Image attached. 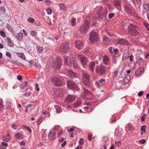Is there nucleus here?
<instances>
[{
	"instance_id": "f257e3e1",
	"label": "nucleus",
	"mask_w": 149,
	"mask_h": 149,
	"mask_svg": "<svg viewBox=\"0 0 149 149\" xmlns=\"http://www.w3.org/2000/svg\"><path fill=\"white\" fill-rule=\"evenodd\" d=\"M129 33L132 36H136L138 35L141 29L137 25L130 24L128 27Z\"/></svg>"
},
{
	"instance_id": "f03ea898",
	"label": "nucleus",
	"mask_w": 149,
	"mask_h": 149,
	"mask_svg": "<svg viewBox=\"0 0 149 149\" xmlns=\"http://www.w3.org/2000/svg\"><path fill=\"white\" fill-rule=\"evenodd\" d=\"M90 23L88 21H86L79 27V30L80 33L85 34L87 33L90 28Z\"/></svg>"
},
{
	"instance_id": "7ed1b4c3",
	"label": "nucleus",
	"mask_w": 149,
	"mask_h": 149,
	"mask_svg": "<svg viewBox=\"0 0 149 149\" xmlns=\"http://www.w3.org/2000/svg\"><path fill=\"white\" fill-rule=\"evenodd\" d=\"M62 77L60 75H57L52 77L51 81L55 86H61L63 84Z\"/></svg>"
},
{
	"instance_id": "20e7f679",
	"label": "nucleus",
	"mask_w": 149,
	"mask_h": 149,
	"mask_svg": "<svg viewBox=\"0 0 149 149\" xmlns=\"http://www.w3.org/2000/svg\"><path fill=\"white\" fill-rule=\"evenodd\" d=\"M52 62L53 64L52 66L58 69L61 68L63 63L61 58L59 57L52 60Z\"/></svg>"
},
{
	"instance_id": "39448f33",
	"label": "nucleus",
	"mask_w": 149,
	"mask_h": 149,
	"mask_svg": "<svg viewBox=\"0 0 149 149\" xmlns=\"http://www.w3.org/2000/svg\"><path fill=\"white\" fill-rule=\"evenodd\" d=\"M89 39L92 43L97 42L98 39V35L95 31H91L89 34Z\"/></svg>"
},
{
	"instance_id": "423d86ee",
	"label": "nucleus",
	"mask_w": 149,
	"mask_h": 149,
	"mask_svg": "<svg viewBox=\"0 0 149 149\" xmlns=\"http://www.w3.org/2000/svg\"><path fill=\"white\" fill-rule=\"evenodd\" d=\"M60 49L61 52L65 53H68L70 50L68 44L66 42L62 43L60 46Z\"/></svg>"
},
{
	"instance_id": "0eeeda50",
	"label": "nucleus",
	"mask_w": 149,
	"mask_h": 149,
	"mask_svg": "<svg viewBox=\"0 0 149 149\" xmlns=\"http://www.w3.org/2000/svg\"><path fill=\"white\" fill-rule=\"evenodd\" d=\"M82 79L84 84L87 86H89L90 80L89 75L86 72H83V73Z\"/></svg>"
},
{
	"instance_id": "6e6552de",
	"label": "nucleus",
	"mask_w": 149,
	"mask_h": 149,
	"mask_svg": "<svg viewBox=\"0 0 149 149\" xmlns=\"http://www.w3.org/2000/svg\"><path fill=\"white\" fill-rule=\"evenodd\" d=\"M68 87L71 89H75L77 91L79 90V88H78L76 84L73 81L70 80H68L67 81Z\"/></svg>"
},
{
	"instance_id": "1a4fd4ad",
	"label": "nucleus",
	"mask_w": 149,
	"mask_h": 149,
	"mask_svg": "<svg viewBox=\"0 0 149 149\" xmlns=\"http://www.w3.org/2000/svg\"><path fill=\"white\" fill-rule=\"evenodd\" d=\"M78 58L83 67H85V65L88 61L87 58L83 56L79 55L78 56Z\"/></svg>"
},
{
	"instance_id": "9d476101",
	"label": "nucleus",
	"mask_w": 149,
	"mask_h": 149,
	"mask_svg": "<svg viewBox=\"0 0 149 149\" xmlns=\"http://www.w3.org/2000/svg\"><path fill=\"white\" fill-rule=\"evenodd\" d=\"M106 70V68L105 67L102 65H100L97 67L96 72L99 74L101 75L105 72Z\"/></svg>"
},
{
	"instance_id": "9b49d317",
	"label": "nucleus",
	"mask_w": 149,
	"mask_h": 149,
	"mask_svg": "<svg viewBox=\"0 0 149 149\" xmlns=\"http://www.w3.org/2000/svg\"><path fill=\"white\" fill-rule=\"evenodd\" d=\"M54 91L57 97H61L63 96L64 92L62 89H55Z\"/></svg>"
},
{
	"instance_id": "f8f14e48",
	"label": "nucleus",
	"mask_w": 149,
	"mask_h": 149,
	"mask_svg": "<svg viewBox=\"0 0 149 149\" xmlns=\"http://www.w3.org/2000/svg\"><path fill=\"white\" fill-rule=\"evenodd\" d=\"M116 43L118 45H127L129 44L128 41L122 38L118 39Z\"/></svg>"
},
{
	"instance_id": "ddd939ff",
	"label": "nucleus",
	"mask_w": 149,
	"mask_h": 149,
	"mask_svg": "<svg viewBox=\"0 0 149 149\" xmlns=\"http://www.w3.org/2000/svg\"><path fill=\"white\" fill-rule=\"evenodd\" d=\"M75 99V97L73 95H68L65 99V101L66 102H73Z\"/></svg>"
},
{
	"instance_id": "4468645a",
	"label": "nucleus",
	"mask_w": 149,
	"mask_h": 149,
	"mask_svg": "<svg viewBox=\"0 0 149 149\" xmlns=\"http://www.w3.org/2000/svg\"><path fill=\"white\" fill-rule=\"evenodd\" d=\"M67 74L69 78H73L77 77L76 73L70 70H68L67 72Z\"/></svg>"
},
{
	"instance_id": "2eb2a0df",
	"label": "nucleus",
	"mask_w": 149,
	"mask_h": 149,
	"mask_svg": "<svg viewBox=\"0 0 149 149\" xmlns=\"http://www.w3.org/2000/svg\"><path fill=\"white\" fill-rule=\"evenodd\" d=\"M105 80L104 79H101L100 80L95 82V85L97 88L101 87L103 86L105 83Z\"/></svg>"
},
{
	"instance_id": "dca6fc26",
	"label": "nucleus",
	"mask_w": 149,
	"mask_h": 149,
	"mask_svg": "<svg viewBox=\"0 0 149 149\" xmlns=\"http://www.w3.org/2000/svg\"><path fill=\"white\" fill-rule=\"evenodd\" d=\"M75 47L81 50L84 47V44L81 41H76L75 43Z\"/></svg>"
},
{
	"instance_id": "f3484780",
	"label": "nucleus",
	"mask_w": 149,
	"mask_h": 149,
	"mask_svg": "<svg viewBox=\"0 0 149 149\" xmlns=\"http://www.w3.org/2000/svg\"><path fill=\"white\" fill-rule=\"evenodd\" d=\"M149 10V6L148 3H146L143 5V15L146 14Z\"/></svg>"
},
{
	"instance_id": "a211bd4d",
	"label": "nucleus",
	"mask_w": 149,
	"mask_h": 149,
	"mask_svg": "<svg viewBox=\"0 0 149 149\" xmlns=\"http://www.w3.org/2000/svg\"><path fill=\"white\" fill-rule=\"evenodd\" d=\"M143 68L142 67L139 68L135 72V75L137 77H139L143 72Z\"/></svg>"
},
{
	"instance_id": "6ab92c4d",
	"label": "nucleus",
	"mask_w": 149,
	"mask_h": 149,
	"mask_svg": "<svg viewBox=\"0 0 149 149\" xmlns=\"http://www.w3.org/2000/svg\"><path fill=\"white\" fill-rule=\"evenodd\" d=\"M64 62L66 65H71L72 62L69 56H66L64 57Z\"/></svg>"
},
{
	"instance_id": "aec40b11",
	"label": "nucleus",
	"mask_w": 149,
	"mask_h": 149,
	"mask_svg": "<svg viewBox=\"0 0 149 149\" xmlns=\"http://www.w3.org/2000/svg\"><path fill=\"white\" fill-rule=\"evenodd\" d=\"M124 10L129 15H131L132 11V10L127 5L124 6Z\"/></svg>"
},
{
	"instance_id": "412c9836",
	"label": "nucleus",
	"mask_w": 149,
	"mask_h": 149,
	"mask_svg": "<svg viewBox=\"0 0 149 149\" xmlns=\"http://www.w3.org/2000/svg\"><path fill=\"white\" fill-rule=\"evenodd\" d=\"M109 51L111 54H117L118 52V49H114L112 47H110L109 48Z\"/></svg>"
},
{
	"instance_id": "4be33fe9",
	"label": "nucleus",
	"mask_w": 149,
	"mask_h": 149,
	"mask_svg": "<svg viewBox=\"0 0 149 149\" xmlns=\"http://www.w3.org/2000/svg\"><path fill=\"white\" fill-rule=\"evenodd\" d=\"M83 88L84 90L83 91V95L85 96H83L84 98H87L86 96H89L91 94V92L88 90L86 89L85 88L83 87Z\"/></svg>"
},
{
	"instance_id": "5701e85b",
	"label": "nucleus",
	"mask_w": 149,
	"mask_h": 149,
	"mask_svg": "<svg viewBox=\"0 0 149 149\" xmlns=\"http://www.w3.org/2000/svg\"><path fill=\"white\" fill-rule=\"evenodd\" d=\"M56 137V134L54 132H50L48 135V137L50 140H53Z\"/></svg>"
},
{
	"instance_id": "b1692460",
	"label": "nucleus",
	"mask_w": 149,
	"mask_h": 149,
	"mask_svg": "<svg viewBox=\"0 0 149 149\" xmlns=\"http://www.w3.org/2000/svg\"><path fill=\"white\" fill-rule=\"evenodd\" d=\"M130 76L128 74H126L124 78V81L125 84H127L130 80Z\"/></svg>"
},
{
	"instance_id": "393cba45",
	"label": "nucleus",
	"mask_w": 149,
	"mask_h": 149,
	"mask_svg": "<svg viewBox=\"0 0 149 149\" xmlns=\"http://www.w3.org/2000/svg\"><path fill=\"white\" fill-rule=\"evenodd\" d=\"M103 62L106 65L109 64V57L107 55H104L103 58Z\"/></svg>"
},
{
	"instance_id": "a878e982",
	"label": "nucleus",
	"mask_w": 149,
	"mask_h": 149,
	"mask_svg": "<svg viewBox=\"0 0 149 149\" xmlns=\"http://www.w3.org/2000/svg\"><path fill=\"white\" fill-rule=\"evenodd\" d=\"M10 136L9 134L8 133L7 135L3 137V141L6 142H8L10 140Z\"/></svg>"
},
{
	"instance_id": "bb28decb",
	"label": "nucleus",
	"mask_w": 149,
	"mask_h": 149,
	"mask_svg": "<svg viewBox=\"0 0 149 149\" xmlns=\"http://www.w3.org/2000/svg\"><path fill=\"white\" fill-rule=\"evenodd\" d=\"M17 41H21L22 40L23 38V34L22 33H19L16 36Z\"/></svg>"
},
{
	"instance_id": "cd10ccee",
	"label": "nucleus",
	"mask_w": 149,
	"mask_h": 149,
	"mask_svg": "<svg viewBox=\"0 0 149 149\" xmlns=\"http://www.w3.org/2000/svg\"><path fill=\"white\" fill-rule=\"evenodd\" d=\"M95 66V63L94 62H92L90 63L88 65L89 69L90 70L92 71H93Z\"/></svg>"
},
{
	"instance_id": "c85d7f7f",
	"label": "nucleus",
	"mask_w": 149,
	"mask_h": 149,
	"mask_svg": "<svg viewBox=\"0 0 149 149\" xmlns=\"http://www.w3.org/2000/svg\"><path fill=\"white\" fill-rule=\"evenodd\" d=\"M7 45L10 47H13V43L12 42L11 39L10 38H7Z\"/></svg>"
},
{
	"instance_id": "c756f323",
	"label": "nucleus",
	"mask_w": 149,
	"mask_h": 149,
	"mask_svg": "<svg viewBox=\"0 0 149 149\" xmlns=\"http://www.w3.org/2000/svg\"><path fill=\"white\" fill-rule=\"evenodd\" d=\"M113 4L115 6H119L121 5V2L120 0H114Z\"/></svg>"
},
{
	"instance_id": "7c9ffc66",
	"label": "nucleus",
	"mask_w": 149,
	"mask_h": 149,
	"mask_svg": "<svg viewBox=\"0 0 149 149\" xmlns=\"http://www.w3.org/2000/svg\"><path fill=\"white\" fill-rule=\"evenodd\" d=\"M103 43L106 45L108 44L110 41L109 39L106 36H104L103 37Z\"/></svg>"
},
{
	"instance_id": "2f4dec72",
	"label": "nucleus",
	"mask_w": 149,
	"mask_h": 149,
	"mask_svg": "<svg viewBox=\"0 0 149 149\" xmlns=\"http://www.w3.org/2000/svg\"><path fill=\"white\" fill-rule=\"evenodd\" d=\"M15 136L18 139L24 138L23 135L19 133H16L15 134Z\"/></svg>"
},
{
	"instance_id": "473e14b6",
	"label": "nucleus",
	"mask_w": 149,
	"mask_h": 149,
	"mask_svg": "<svg viewBox=\"0 0 149 149\" xmlns=\"http://www.w3.org/2000/svg\"><path fill=\"white\" fill-rule=\"evenodd\" d=\"M29 32L33 36L36 37L37 36V32L35 30H31L29 31Z\"/></svg>"
},
{
	"instance_id": "72a5a7b5",
	"label": "nucleus",
	"mask_w": 149,
	"mask_h": 149,
	"mask_svg": "<svg viewBox=\"0 0 149 149\" xmlns=\"http://www.w3.org/2000/svg\"><path fill=\"white\" fill-rule=\"evenodd\" d=\"M71 23L72 26H75L76 24V19L74 17L72 18L71 19Z\"/></svg>"
},
{
	"instance_id": "f704fd0d",
	"label": "nucleus",
	"mask_w": 149,
	"mask_h": 149,
	"mask_svg": "<svg viewBox=\"0 0 149 149\" xmlns=\"http://www.w3.org/2000/svg\"><path fill=\"white\" fill-rule=\"evenodd\" d=\"M59 6L61 10H66L67 9V8L65 6L64 4L63 3H60L59 4Z\"/></svg>"
},
{
	"instance_id": "c9c22d12",
	"label": "nucleus",
	"mask_w": 149,
	"mask_h": 149,
	"mask_svg": "<svg viewBox=\"0 0 149 149\" xmlns=\"http://www.w3.org/2000/svg\"><path fill=\"white\" fill-rule=\"evenodd\" d=\"M32 95V93L30 91H27L24 94V95L25 97H27L29 98L31 97Z\"/></svg>"
},
{
	"instance_id": "e433bc0d",
	"label": "nucleus",
	"mask_w": 149,
	"mask_h": 149,
	"mask_svg": "<svg viewBox=\"0 0 149 149\" xmlns=\"http://www.w3.org/2000/svg\"><path fill=\"white\" fill-rule=\"evenodd\" d=\"M129 57L128 54L126 53H124L123 54L122 60H125L127 58H128Z\"/></svg>"
},
{
	"instance_id": "4c0bfd02",
	"label": "nucleus",
	"mask_w": 149,
	"mask_h": 149,
	"mask_svg": "<svg viewBox=\"0 0 149 149\" xmlns=\"http://www.w3.org/2000/svg\"><path fill=\"white\" fill-rule=\"evenodd\" d=\"M146 126L145 125H143L141 126V131L144 133H146Z\"/></svg>"
},
{
	"instance_id": "58836bf2",
	"label": "nucleus",
	"mask_w": 149,
	"mask_h": 149,
	"mask_svg": "<svg viewBox=\"0 0 149 149\" xmlns=\"http://www.w3.org/2000/svg\"><path fill=\"white\" fill-rule=\"evenodd\" d=\"M19 56L24 60L25 59V57L24 53H20L18 54Z\"/></svg>"
},
{
	"instance_id": "ea45409f",
	"label": "nucleus",
	"mask_w": 149,
	"mask_h": 149,
	"mask_svg": "<svg viewBox=\"0 0 149 149\" xmlns=\"http://www.w3.org/2000/svg\"><path fill=\"white\" fill-rule=\"evenodd\" d=\"M44 49L42 47H38L37 49V51L38 52L40 53H42L43 52Z\"/></svg>"
},
{
	"instance_id": "a19ab883",
	"label": "nucleus",
	"mask_w": 149,
	"mask_h": 149,
	"mask_svg": "<svg viewBox=\"0 0 149 149\" xmlns=\"http://www.w3.org/2000/svg\"><path fill=\"white\" fill-rule=\"evenodd\" d=\"M27 82L25 81L23 83L22 86H21V88L22 89L24 88L26 86H27Z\"/></svg>"
},
{
	"instance_id": "79ce46f5",
	"label": "nucleus",
	"mask_w": 149,
	"mask_h": 149,
	"mask_svg": "<svg viewBox=\"0 0 149 149\" xmlns=\"http://www.w3.org/2000/svg\"><path fill=\"white\" fill-rule=\"evenodd\" d=\"M88 138L89 141H91V140L93 136L92 134L91 133H89L88 135Z\"/></svg>"
},
{
	"instance_id": "37998d69",
	"label": "nucleus",
	"mask_w": 149,
	"mask_h": 149,
	"mask_svg": "<svg viewBox=\"0 0 149 149\" xmlns=\"http://www.w3.org/2000/svg\"><path fill=\"white\" fill-rule=\"evenodd\" d=\"M0 10L1 12H3V13H5L6 10L4 6H1L0 7Z\"/></svg>"
},
{
	"instance_id": "c03bdc74",
	"label": "nucleus",
	"mask_w": 149,
	"mask_h": 149,
	"mask_svg": "<svg viewBox=\"0 0 149 149\" xmlns=\"http://www.w3.org/2000/svg\"><path fill=\"white\" fill-rule=\"evenodd\" d=\"M73 65L74 67L76 68H79V66L78 65L77 63L75 61L73 63Z\"/></svg>"
},
{
	"instance_id": "a18cd8bd",
	"label": "nucleus",
	"mask_w": 149,
	"mask_h": 149,
	"mask_svg": "<svg viewBox=\"0 0 149 149\" xmlns=\"http://www.w3.org/2000/svg\"><path fill=\"white\" fill-rule=\"evenodd\" d=\"M146 114L144 113L143 114L142 116L141 117V120L142 122L144 121L145 120V118L146 116Z\"/></svg>"
},
{
	"instance_id": "49530a36",
	"label": "nucleus",
	"mask_w": 149,
	"mask_h": 149,
	"mask_svg": "<svg viewBox=\"0 0 149 149\" xmlns=\"http://www.w3.org/2000/svg\"><path fill=\"white\" fill-rule=\"evenodd\" d=\"M84 140L83 138L81 139L79 141V144L80 145L84 144Z\"/></svg>"
},
{
	"instance_id": "de8ad7c7",
	"label": "nucleus",
	"mask_w": 149,
	"mask_h": 149,
	"mask_svg": "<svg viewBox=\"0 0 149 149\" xmlns=\"http://www.w3.org/2000/svg\"><path fill=\"white\" fill-rule=\"evenodd\" d=\"M47 14L49 15H50L52 14V11L50 8H48L46 10Z\"/></svg>"
},
{
	"instance_id": "09e8293b",
	"label": "nucleus",
	"mask_w": 149,
	"mask_h": 149,
	"mask_svg": "<svg viewBox=\"0 0 149 149\" xmlns=\"http://www.w3.org/2000/svg\"><path fill=\"white\" fill-rule=\"evenodd\" d=\"M143 24L146 27L147 30L149 31V24L147 22H145L143 23Z\"/></svg>"
},
{
	"instance_id": "8fccbe9b",
	"label": "nucleus",
	"mask_w": 149,
	"mask_h": 149,
	"mask_svg": "<svg viewBox=\"0 0 149 149\" xmlns=\"http://www.w3.org/2000/svg\"><path fill=\"white\" fill-rule=\"evenodd\" d=\"M28 21L31 23H33L34 22V19L33 18H32V17H29V18L28 19Z\"/></svg>"
},
{
	"instance_id": "3c124183",
	"label": "nucleus",
	"mask_w": 149,
	"mask_h": 149,
	"mask_svg": "<svg viewBox=\"0 0 149 149\" xmlns=\"http://www.w3.org/2000/svg\"><path fill=\"white\" fill-rule=\"evenodd\" d=\"M43 118H40L38 120L37 123L38 125H39L42 121Z\"/></svg>"
},
{
	"instance_id": "603ef678",
	"label": "nucleus",
	"mask_w": 149,
	"mask_h": 149,
	"mask_svg": "<svg viewBox=\"0 0 149 149\" xmlns=\"http://www.w3.org/2000/svg\"><path fill=\"white\" fill-rule=\"evenodd\" d=\"M0 33L1 36L3 37H5L6 35L5 34V33L4 31H0Z\"/></svg>"
},
{
	"instance_id": "864d4df0",
	"label": "nucleus",
	"mask_w": 149,
	"mask_h": 149,
	"mask_svg": "<svg viewBox=\"0 0 149 149\" xmlns=\"http://www.w3.org/2000/svg\"><path fill=\"white\" fill-rule=\"evenodd\" d=\"M46 18V19H45L46 22H47L48 24H51V19L48 17H47Z\"/></svg>"
},
{
	"instance_id": "5fc2aeb1",
	"label": "nucleus",
	"mask_w": 149,
	"mask_h": 149,
	"mask_svg": "<svg viewBox=\"0 0 149 149\" xmlns=\"http://www.w3.org/2000/svg\"><path fill=\"white\" fill-rule=\"evenodd\" d=\"M114 16V14L113 13H110L109 14L108 17L110 19L112 18Z\"/></svg>"
},
{
	"instance_id": "6e6d98bb",
	"label": "nucleus",
	"mask_w": 149,
	"mask_h": 149,
	"mask_svg": "<svg viewBox=\"0 0 149 149\" xmlns=\"http://www.w3.org/2000/svg\"><path fill=\"white\" fill-rule=\"evenodd\" d=\"M102 9V8L101 6H99L96 8V10L98 11H100Z\"/></svg>"
},
{
	"instance_id": "4d7b16f0",
	"label": "nucleus",
	"mask_w": 149,
	"mask_h": 149,
	"mask_svg": "<svg viewBox=\"0 0 149 149\" xmlns=\"http://www.w3.org/2000/svg\"><path fill=\"white\" fill-rule=\"evenodd\" d=\"M12 127L14 130H16L18 126L15 125H13L11 126Z\"/></svg>"
},
{
	"instance_id": "13d9d810",
	"label": "nucleus",
	"mask_w": 149,
	"mask_h": 149,
	"mask_svg": "<svg viewBox=\"0 0 149 149\" xmlns=\"http://www.w3.org/2000/svg\"><path fill=\"white\" fill-rule=\"evenodd\" d=\"M136 1L138 5L140 6L142 3L141 0H136Z\"/></svg>"
},
{
	"instance_id": "bf43d9fd",
	"label": "nucleus",
	"mask_w": 149,
	"mask_h": 149,
	"mask_svg": "<svg viewBox=\"0 0 149 149\" xmlns=\"http://www.w3.org/2000/svg\"><path fill=\"white\" fill-rule=\"evenodd\" d=\"M6 55L9 58H11L12 56L11 54L8 52H7L6 53Z\"/></svg>"
},
{
	"instance_id": "052dcab7",
	"label": "nucleus",
	"mask_w": 149,
	"mask_h": 149,
	"mask_svg": "<svg viewBox=\"0 0 149 149\" xmlns=\"http://www.w3.org/2000/svg\"><path fill=\"white\" fill-rule=\"evenodd\" d=\"M6 107L7 109H10L11 107V103H6Z\"/></svg>"
},
{
	"instance_id": "680f3d73",
	"label": "nucleus",
	"mask_w": 149,
	"mask_h": 149,
	"mask_svg": "<svg viewBox=\"0 0 149 149\" xmlns=\"http://www.w3.org/2000/svg\"><path fill=\"white\" fill-rule=\"evenodd\" d=\"M145 142L146 140L144 139H141L139 141V142L141 143L142 144L144 143Z\"/></svg>"
},
{
	"instance_id": "e2e57ef3",
	"label": "nucleus",
	"mask_w": 149,
	"mask_h": 149,
	"mask_svg": "<svg viewBox=\"0 0 149 149\" xmlns=\"http://www.w3.org/2000/svg\"><path fill=\"white\" fill-rule=\"evenodd\" d=\"M130 2L134 6H135L136 4L134 0H130Z\"/></svg>"
},
{
	"instance_id": "0e129e2a",
	"label": "nucleus",
	"mask_w": 149,
	"mask_h": 149,
	"mask_svg": "<svg viewBox=\"0 0 149 149\" xmlns=\"http://www.w3.org/2000/svg\"><path fill=\"white\" fill-rule=\"evenodd\" d=\"M118 73V72L117 70H116L114 72L113 74V77H116Z\"/></svg>"
},
{
	"instance_id": "69168bd1",
	"label": "nucleus",
	"mask_w": 149,
	"mask_h": 149,
	"mask_svg": "<svg viewBox=\"0 0 149 149\" xmlns=\"http://www.w3.org/2000/svg\"><path fill=\"white\" fill-rule=\"evenodd\" d=\"M143 94V92L142 91H141L139 92L138 95L139 96L141 97Z\"/></svg>"
},
{
	"instance_id": "338daca9",
	"label": "nucleus",
	"mask_w": 149,
	"mask_h": 149,
	"mask_svg": "<svg viewBox=\"0 0 149 149\" xmlns=\"http://www.w3.org/2000/svg\"><path fill=\"white\" fill-rule=\"evenodd\" d=\"M17 78L18 80H19V81L21 80L22 79V77L21 75H19L17 77Z\"/></svg>"
},
{
	"instance_id": "774afa93",
	"label": "nucleus",
	"mask_w": 149,
	"mask_h": 149,
	"mask_svg": "<svg viewBox=\"0 0 149 149\" xmlns=\"http://www.w3.org/2000/svg\"><path fill=\"white\" fill-rule=\"evenodd\" d=\"M23 33L26 36L27 35V32H26L24 29H23L22 30Z\"/></svg>"
}]
</instances>
